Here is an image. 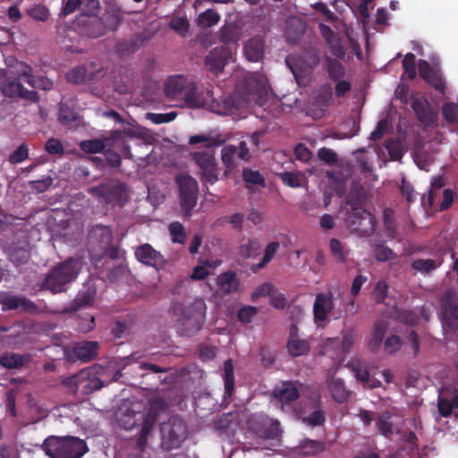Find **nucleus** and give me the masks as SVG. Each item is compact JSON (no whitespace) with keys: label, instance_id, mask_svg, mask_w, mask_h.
I'll return each instance as SVG.
<instances>
[{"label":"nucleus","instance_id":"obj_28","mask_svg":"<svg viewBox=\"0 0 458 458\" xmlns=\"http://www.w3.org/2000/svg\"><path fill=\"white\" fill-rule=\"evenodd\" d=\"M98 342H82L73 347V354L82 361H90L98 356Z\"/></svg>","mask_w":458,"mask_h":458},{"label":"nucleus","instance_id":"obj_57","mask_svg":"<svg viewBox=\"0 0 458 458\" xmlns=\"http://www.w3.org/2000/svg\"><path fill=\"white\" fill-rule=\"evenodd\" d=\"M329 248L335 259L339 263H344L346 259L344 255V247L341 242L337 239H331L329 242Z\"/></svg>","mask_w":458,"mask_h":458},{"label":"nucleus","instance_id":"obj_33","mask_svg":"<svg viewBox=\"0 0 458 458\" xmlns=\"http://www.w3.org/2000/svg\"><path fill=\"white\" fill-rule=\"evenodd\" d=\"M443 263V259H417L411 262V268L423 275H429L431 272L437 269Z\"/></svg>","mask_w":458,"mask_h":458},{"label":"nucleus","instance_id":"obj_53","mask_svg":"<svg viewBox=\"0 0 458 458\" xmlns=\"http://www.w3.org/2000/svg\"><path fill=\"white\" fill-rule=\"evenodd\" d=\"M27 13L31 18L39 21H46L50 16L48 8L42 4L30 8Z\"/></svg>","mask_w":458,"mask_h":458},{"label":"nucleus","instance_id":"obj_10","mask_svg":"<svg viewBox=\"0 0 458 458\" xmlns=\"http://www.w3.org/2000/svg\"><path fill=\"white\" fill-rule=\"evenodd\" d=\"M347 204L352 206V210L347 217L350 227L364 236L373 234L377 225L375 216L362 208L354 207L349 200Z\"/></svg>","mask_w":458,"mask_h":458},{"label":"nucleus","instance_id":"obj_58","mask_svg":"<svg viewBox=\"0 0 458 458\" xmlns=\"http://www.w3.org/2000/svg\"><path fill=\"white\" fill-rule=\"evenodd\" d=\"M45 150L49 155L63 156L64 154V148L60 140L56 138H50L46 141Z\"/></svg>","mask_w":458,"mask_h":458},{"label":"nucleus","instance_id":"obj_52","mask_svg":"<svg viewBox=\"0 0 458 458\" xmlns=\"http://www.w3.org/2000/svg\"><path fill=\"white\" fill-rule=\"evenodd\" d=\"M403 67L404 73L410 80H413L416 77V57L413 54L408 53L404 55Z\"/></svg>","mask_w":458,"mask_h":458},{"label":"nucleus","instance_id":"obj_22","mask_svg":"<svg viewBox=\"0 0 458 458\" xmlns=\"http://www.w3.org/2000/svg\"><path fill=\"white\" fill-rule=\"evenodd\" d=\"M246 58L250 62H259L264 56L265 40L260 35H255L248 39L243 46Z\"/></svg>","mask_w":458,"mask_h":458},{"label":"nucleus","instance_id":"obj_12","mask_svg":"<svg viewBox=\"0 0 458 458\" xmlns=\"http://www.w3.org/2000/svg\"><path fill=\"white\" fill-rule=\"evenodd\" d=\"M233 49L231 46H219L212 49L205 58V65L208 69L218 75L223 72L226 64L233 56Z\"/></svg>","mask_w":458,"mask_h":458},{"label":"nucleus","instance_id":"obj_25","mask_svg":"<svg viewBox=\"0 0 458 458\" xmlns=\"http://www.w3.org/2000/svg\"><path fill=\"white\" fill-rule=\"evenodd\" d=\"M241 30L233 23L222 26L218 31V39L224 43L223 46H231L235 53L238 41L241 39Z\"/></svg>","mask_w":458,"mask_h":458},{"label":"nucleus","instance_id":"obj_29","mask_svg":"<svg viewBox=\"0 0 458 458\" xmlns=\"http://www.w3.org/2000/svg\"><path fill=\"white\" fill-rule=\"evenodd\" d=\"M329 393L335 402L338 403H346L351 395L343 379L332 377L327 382Z\"/></svg>","mask_w":458,"mask_h":458},{"label":"nucleus","instance_id":"obj_5","mask_svg":"<svg viewBox=\"0 0 458 458\" xmlns=\"http://www.w3.org/2000/svg\"><path fill=\"white\" fill-rule=\"evenodd\" d=\"M172 309L174 314L182 316L176 325L179 335L191 337L201 329L206 317V305L202 301H197L188 307L176 303Z\"/></svg>","mask_w":458,"mask_h":458},{"label":"nucleus","instance_id":"obj_54","mask_svg":"<svg viewBox=\"0 0 458 458\" xmlns=\"http://www.w3.org/2000/svg\"><path fill=\"white\" fill-rule=\"evenodd\" d=\"M438 71V68L432 67L428 61H419V74L427 83Z\"/></svg>","mask_w":458,"mask_h":458},{"label":"nucleus","instance_id":"obj_34","mask_svg":"<svg viewBox=\"0 0 458 458\" xmlns=\"http://www.w3.org/2000/svg\"><path fill=\"white\" fill-rule=\"evenodd\" d=\"M387 330V323L385 320H378L374 324L371 339L369 347L371 351H377L382 344V341Z\"/></svg>","mask_w":458,"mask_h":458},{"label":"nucleus","instance_id":"obj_48","mask_svg":"<svg viewBox=\"0 0 458 458\" xmlns=\"http://www.w3.org/2000/svg\"><path fill=\"white\" fill-rule=\"evenodd\" d=\"M222 161L224 165L229 168L232 169L236 165L235 163V157H237L236 155V146L233 145H227L223 148L222 149Z\"/></svg>","mask_w":458,"mask_h":458},{"label":"nucleus","instance_id":"obj_55","mask_svg":"<svg viewBox=\"0 0 458 458\" xmlns=\"http://www.w3.org/2000/svg\"><path fill=\"white\" fill-rule=\"evenodd\" d=\"M282 182L292 188H297L301 185L302 174L301 173L284 172L280 174Z\"/></svg>","mask_w":458,"mask_h":458},{"label":"nucleus","instance_id":"obj_21","mask_svg":"<svg viewBox=\"0 0 458 458\" xmlns=\"http://www.w3.org/2000/svg\"><path fill=\"white\" fill-rule=\"evenodd\" d=\"M135 256L140 262L149 267H157L164 262L161 253L148 243L139 246L135 250Z\"/></svg>","mask_w":458,"mask_h":458},{"label":"nucleus","instance_id":"obj_49","mask_svg":"<svg viewBox=\"0 0 458 458\" xmlns=\"http://www.w3.org/2000/svg\"><path fill=\"white\" fill-rule=\"evenodd\" d=\"M87 77V69L85 66L79 65L72 69L66 74V79L69 82L80 84L84 82Z\"/></svg>","mask_w":458,"mask_h":458},{"label":"nucleus","instance_id":"obj_46","mask_svg":"<svg viewBox=\"0 0 458 458\" xmlns=\"http://www.w3.org/2000/svg\"><path fill=\"white\" fill-rule=\"evenodd\" d=\"M348 367L352 370L358 380L362 383H368L369 381V373L368 369L363 367L360 360H351Z\"/></svg>","mask_w":458,"mask_h":458},{"label":"nucleus","instance_id":"obj_6","mask_svg":"<svg viewBox=\"0 0 458 458\" xmlns=\"http://www.w3.org/2000/svg\"><path fill=\"white\" fill-rule=\"evenodd\" d=\"M88 191L100 202L112 207H123L129 199L126 184L118 179L106 180Z\"/></svg>","mask_w":458,"mask_h":458},{"label":"nucleus","instance_id":"obj_13","mask_svg":"<svg viewBox=\"0 0 458 458\" xmlns=\"http://www.w3.org/2000/svg\"><path fill=\"white\" fill-rule=\"evenodd\" d=\"M139 133L133 128H125L123 130H115L110 132L106 137V146L109 148H116L124 158L132 157L131 147L128 144L126 138L134 139L138 138Z\"/></svg>","mask_w":458,"mask_h":458},{"label":"nucleus","instance_id":"obj_45","mask_svg":"<svg viewBox=\"0 0 458 458\" xmlns=\"http://www.w3.org/2000/svg\"><path fill=\"white\" fill-rule=\"evenodd\" d=\"M75 327L81 333H88L95 327V318L90 314L78 317L75 321Z\"/></svg>","mask_w":458,"mask_h":458},{"label":"nucleus","instance_id":"obj_56","mask_svg":"<svg viewBox=\"0 0 458 458\" xmlns=\"http://www.w3.org/2000/svg\"><path fill=\"white\" fill-rule=\"evenodd\" d=\"M177 116L176 112H169L165 114L148 113L147 118L155 124H161L174 121Z\"/></svg>","mask_w":458,"mask_h":458},{"label":"nucleus","instance_id":"obj_16","mask_svg":"<svg viewBox=\"0 0 458 458\" xmlns=\"http://www.w3.org/2000/svg\"><path fill=\"white\" fill-rule=\"evenodd\" d=\"M287 351L292 357L307 355L310 352V345L307 339L301 338L299 328L296 324H292L289 328V338L287 341Z\"/></svg>","mask_w":458,"mask_h":458},{"label":"nucleus","instance_id":"obj_37","mask_svg":"<svg viewBox=\"0 0 458 458\" xmlns=\"http://www.w3.org/2000/svg\"><path fill=\"white\" fill-rule=\"evenodd\" d=\"M314 98L318 104L323 106L330 105L333 99V88L330 83L320 85L314 92Z\"/></svg>","mask_w":458,"mask_h":458},{"label":"nucleus","instance_id":"obj_41","mask_svg":"<svg viewBox=\"0 0 458 458\" xmlns=\"http://www.w3.org/2000/svg\"><path fill=\"white\" fill-rule=\"evenodd\" d=\"M220 20V15L213 9H208L201 13L198 19V25L201 28H209L216 25Z\"/></svg>","mask_w":458,"mask_h":458},{"label":"nucleus","instance_id":"obj_47","mask_svg":"<svg viewBox=\"0 0 458 458\" xmlns=\"http://www.w3.org/2000/svg\"><path fill=\"white\" fill-rule=\"evenodd\" d=\"M82 12L81 17H98V13L101 9L98 0H82Z\"/></svg>","mask_w":458,"mask_h":458},{"label":"nucleus","instance_id":"obj_23","mask_svg":"<svg viewBox=\"0 0 458 458\" xmlns=\"http://www.w3.org/2000/svg\"><path fill=\"white\" fill-rule=\"evenodd\" d=\"M411 107L422 124L430 126L437 123V114L430 109L427 100L415 98L411 102Z\"/></svg>","mask_w":458,"mask_h":458},{"label":"nucleus","instance_id":"obj_42","mask_svg":"<svg viewBox=\"0 0 458 458\" xmlns=\"http://www.w3.org/2000/svg\"><path fill=\"white\" fill-rule=\"evenodd\" d=\"M392 414L388 411H385L377 420V427L380 434L385 437H388L393 434V422L391 420Z\"/></svg>","mask_w":458,"mask_h":458},{"label":"nucleus","instance_id":"obj_59","mask_svg":"<svg viewBox=\"0 0 458 458\" xmlns=\"http://www.w3.org/2000/svg\"><path fill=\"white\" fill-rule=\"evenodd\" d=\"M442 113L445 119L449 123H455L458 124V106L454 103L449 102L443 106Z\"/></svg>","mask_w":458,"mask_h":458},{"label":"nucleus","instance_id":"obj_30","mask_svg":"<svg viewBox=\"0 0 458 458\" xmlns=\"http://www.w3.org/2000/svg\"><path fill=\"white\" fill-rule=\"evenodd\" d=\"M216 284L220 289L226 294L238 291L240 280L234 271H226L218 276Z\"/></svg>","mask_w":458,"mask_h":458},{"label":"nucleus","instance_id":"obj_11","mask_svg":"<svg viewBox=\"0 0 458 458\" xmlns=\"http://www.w3.org/2000/svg\"><path fill=\"white\" fill-rule=\"evenodd\" d=\"M192 159L200 169V180L204 184H214L218 181L217 166L213 148L192 153Z\"/></svg>","mask_w":458,"mask_h":458},{"label":"nucleus","instance_id":"obj_63","mask_svg":"<svg viewBox=\"0 0 458 458\" xmlns=\"http://www.w3.org/2000/svg\"><path fill=\"white\" fill-rule=\"evenodd\" d=\"M375 258L378 261H389L395 259V254L390 248L381 244L375 250Z\"/></svg>","mask_w":458,"mask_h":458},{"label":"nucleus","instance_id":"obj_50","mask_svg":"<svg viewBox=\"0 0 458 458\" xmlns=\"http://www.w3.org/2000/svg\"><path fill=\"white\" fill-rule=\"evenodd\" d=\"M172 241L176 243H183L186 239V233L180 222H173L169 225Z\"/></svg>","mask_w":458,"mask_h":458},{"label":"nucleus","instance_id":"obj_51","mask_svg":"<svg viewBox=\"0 0 458 458\" xmlns=\"http://www.w3.org/2000/svg\"><path fill=\"white\" fill-rule=\"evenodd\" d=\"M169 27L179 35L185 37L189 31L190 24L184 17H174L169 22Z\"/></svg>","mask_w":458,"mask_h":458},{"label":"nucleus","instance_id":"obj_1","mask_svg":"<svg viewBox=\"0 0 458 458\" xmlns=\"http://www.w3.org/2000/svg\"><path fill=\"white\" fill-rule=\"evenodd\" d=\"M158 416V411L154 405L147 407L142 403H135L126 407L118 416V424L125 430L140 427L136 437L135 449L143 453L148 445V439Z\"/></svg>","mask_w":458,"mask_h":458},{"label":"nucleus","instance_id":"obj_43","mask_svg":"<svg viewBox=\"0 0 458 458\" xmlns=\"http://www.w3.org/2000/svg\"><path fill=\"white\" fill-rule=\"evenodd\" d=\"M394 211L390 208H386L383 212V223L385 226V230L386 232V234L391 239L395 237L396 234V225L394 221Z\"/></svg>","mask_w":458,"mask_h":458},{"label":"nucleus","instance_id":"obj_8","mask_svg":"<svg viewBox=\"0 0 458 458\" xmlns=\"http://www.w3.org/2000/svg\"><path fill=\"white\" fill-rule=\"evenodd\" d=\"M179 187V200L185 216H191V210L197 204L199 185L192 176L180 174L175 178Z\"/></svg>","mask_w":458,"mask_h":458},{"label":"nucleus","instance_id":"obj_36","mask_svg":"<svg viewBox=\"0 0 458 458\" xmlns=\"http://www.w3.org/2000/svg\"><path fill=\"white\" fill-rule=\"evenodd\" d=\"M106 146V137L103 139H93L82 140L80 143V148L89 154L102 153Z\"/></svg>","mask_w":458,"mask_h":458},{"label":"nucleus","instance_id":"obj_24","mask_svg":"<svg viewBox=\"0 0 458 458\" xmlns=\"http://www.w3.org/2000/svg\"><path fill=\"white\" fill-rule=\"evenodd\" d=\"M4 310H13L21 308L24 311H36L37 305L30 300L16 295H6L0 300Z\"/></svg>","mask_w":458,"mask_h":458},{"label":"nucleus","instance_id":"obj_64","mask_svg":"<svg viewBox=\"0 0 458 458\" xmlns=\"http://www.w3.org/2000/svg\"><path fill=\"white\" fill-rule=\"evenodd\" d=\"M388 293V284L386 281L380 280L377 283L374 291L373 296L377 303H382L386 300Z\"/></svg>","mask_w":458,"mask_h":458},{"label":"nucleus","instance_id":"obj_7","mask_svg":"<svg viewBox=\"0 0 458 458\" xmlns=\"http://www.w3.org/2000/svg\"><path fill=\"white\" fill-rule=\"evenodd\" d=\"M161 445L166 451L179 448L187 438V426L178 417H172L161 426Z\"/></svg>","mask_w":458,"mask_h":458},{"label":"nucleus","instance_id":"obj_18","mask_svg":"<svg viewBox=\"0 0 458 458\" xmlns=\"http://www.w3.org/2000/svg\"><path fill=\"white\" fill-rule=\"evenodd\" d=\"M333 308L334 301L332 293H318L313 304L314 322L318 326H319L320 323H324Z\"/></svg>","mask_w":458,"mask_h":458},{"label":"nucleus","instance_id":"obj_4","mask_svg":"<svg viewBox=\"0 0 458 458\" xmlns=\"http://www.w3.org/2000/svg\"><path fill=\"white\" fill-rule=\"evenodd\" d=\"M42 450L50 458H81L88 451L86 442L77 437H47L43 444Z\"/></svg>","mask_w":458,"mask_h":458},{"label":"nucleus","instance_id":"obj_61","mask_svg":"<svg viewBox=\"0 0 458 458\" xmlns=\"http://www.w3.org/2000/svg\"><path fill=\"white\" fill-rule=\"evenodd\" d=\"M259 310L254 306H246L239 310L237 318L241 323L246 324L251 322L252 318L258 314Z\"/></svg>","mask_w":458,"mask_h":458},{"label":"nucleus","instance_id":"obj_19","mask_svg":"<svg viewBox=\"0 0 458 458\" xmlns=\"http://www.w3.org/2000/svg\"><path fill=\"white\" fill-rule=\"evenodd\" d=\"M71 381L76 386V390H81L84 394H89L104 386V383L97 377H89V373L81 370L71 377Z\"/></svg>","mask_w":458,"mask_h":458},{"label":"nucleus","instance_id":"obj_15","mask_svg":"<svg viewBox=\"0 0 458 458\" xmlns=\"http://www.w3.org/2000/svg\"><path fill=\"white\" fill-rule=\"evenodd\" d=\"M341 335V341L337 338L327 339L325 344V352L327 353L330 349L338 347L337 358L343 360L344 354L349 352L354 346L357 339V332L353 327H349L343 329Z\"/></svg>","mask_w":458,"mask_h":458},{"label":"nucleus","instance_id":"obj_44","mask_svg":"<svg viewBox=\"0 0 458 458\" xmlns=\"http://www.w3.org/2000/svg\"><path fill=\"white\" fill-rule=\"evenodd\" d=\"M95 293L94 290L89 289L79 292L73 301V307L81 309L91 305L94 301Z\"/></svg>","mask_w":458,"mask_h":458},{"label":"nucleus","instance_id":"obj_14","mask_svg":"<svg viewBox=\"0 0 458 458\" xmlns=\"http://www.w3.org/2000/svg\"><path fill=\"white\" fill-rule=\"evenodd\" d=\"M250 427L258 436L265 439H276L280 434L279 422L267 416L251 418Z\"/></svg>","mask_w":458,"mask_h":458},{"label":"nucleus","instance_id":"obj_39","mask_svg":"<svg viewBox=\"0 0 458 458\" xmlns=\"http://www.w3.org/2000/svg\"><path fill=\"white\" fill-rule=\"evenodd\" d=\"M261 244L259 239L251 238L247 242L242 243L238 249V255L242 259H250L254 254L258 253Z\"/></svg>","mask_w":458,"mask_h":458},{"label":"nucleus","instance_id":"obj_62","mask_svg":"<svg viewBox=\"0 0 458 458\" xmlns=\"http://www.w3.org/2000/svg\"><path fill=\"white\" fill-rule=\"evenodd\" d=\"M29 149L25 143L20 145L9 157V161L12 164H19L28 158Z\"/></svg>","mask_w":458,"mask_h":458},{"label":"nucleus","instance_id":"obj_9","mask_svg":"<svg viewBox=\"0 0 458 458\" xmlns=\"http://www.w3.org/2000/svg\"><path fill=\"white\" fill-rule=\"evenodd\" d=\"M196 91V85L183 75L171 76L165 81V93L170 98H182L188 104H194L197 98Z\"/></svg>","mask_w":458,"mask_h":458},{"label":"nucleus","instance_id":"obj_38","mask_svg":"<svg viewBox=\"0 0 458 458\" xmlns=\"http://www.w3.org/2000/svg\"><path fill=\"white\" fill-rule=\"evenodd\" d=\"M326 71L328 74V78L332 81H339L345 75V68L340 61L333 58L327 60Z\"/></svg>","mask_w":458,"mask_h":458},{"label":"nucleus","instance_id":"obj_32","mask_svg":"<svg viewBox=\"0 0 458 458\" xmlns=\"http://www.w3.org/2000/svg\"><path fill=\"white\" fill-rule=\"evenodd\" d=\"M29 361L28 355L14 352H5L0 356V365L6 369H20Z\"/></svg>","mask_w":458,"mask_h":458},{"label":"nucleus","instance_id":"obj_17","mask_svg":"<svg viewBox=\"0 0 458 458\" xmlns=\"http://www.w3.org/2000/svg\"><path fill=\"white\" fill-rule=\"evenodd\" d=\"M301 384L298 381H283L273 389V396L282 403H291L300 397Z\"/></svg>","mask_w":458,"mask_h":458},{"label":"nucleus","instance_id":"obj_20","mask_svg":"<svg viewBox=\"0 0 458 458\" xmlns=\"http://www.w3.org/2000/svg\"><path fill=\"white\" fill-rule=\"evenodd\" d=\"M145 33H136L128 39L119 40L114 47L115 53L122 57L135 53L148 40Z\"/></svg>","mask_w":458,"mask_h":458},{"label":"nucleus","instance_id":"obj_26","mask_svg":"<svg viewBox=\"0 0 458 458\" xmlns=\"http://www.w3.org/2000/svg\"><path fill=\"white\" fill-rule=\"evenodd\" d=\"M81 32L88 38H98L106 32V26L100 17L81 20Z\"/></svg>","mask_w":458,"mask_h":458},{"label":"nucleus","instance_id":"obj_60","mask_svg":"<svg viewBox=\"0 0 458 458\" xmlns=\"http://www.w3.org/2000/svg\"><path fill=\"white\" fill-rule=\"evenodd\" d=\"M242 178L246 183L255 185H264L265 179L259 171L251 169H244L242 172Z\"/></svg>","mask_w":458,"mask_h":458},{"label":"nucleus","instance_id":"obj_2","mask_svg":"<svg viewBox=\"0 0 458 458\" xmlns=\"http://www.w3.org/2000/svg\"><path fill=\"white\" fill-rule=\"evenodd\" d=\"M81 270V258H69L55 266L40 284L41 290H47L54 294L64 293L66 285L74 281Z\"/></svg>","mask_w":458,"mask_h":458},{"label":"nucleus","instance_id":"obj_3","mask_svg":"<svg viewBox=\"0 0 458 458\" xmlns=\"http://www.w3.org/2000/svg\"><path fill=\"white\" fill-rule=\"evenodd\" d=\"M81 270V258H69L55 266L40 284L41 290H47L54 294L64 293L66 285L74 281Z\"/></svg>","mask_w":458,"mask_h":458},{"label":"nucleus","instance_id":"obj_27","mask_svg":"<svg viewBox=\"0 0 458 458\" xmlns=\"http://www.w3.org/2000/svg\"><path fill=\"white\" fill-rule=\"evenodd\" d=\"M19 77L34 89L50 90L53 88L52 81L45 76L33 75L31 67L28 65L19 73Z\"/></svg>","mask_w":458,"mask_h":458},{"label":"nucleus","instance_id":"obj_35","mask_svg":"<svg viewBox=\"0 0 458 458\" xmlns=\"http://www.w3.org/2000/svg\"><path fill=\"white\" fill-rule=\"evenodd\" d=\"M225 384V397L230 398L234 391V373L232 360L224 362V373L222 375Z\"/></svg>","mask_w":458,"mask_h":458},{"label":"nucleus","instance_id":"obj_40","mask_svg":"<svg viewBox=\"0 0 458 458\" xmlns=\"http://www.w3.org/2000/svg\"><path fill=\"white\" fill-rule=\"evenodd\" d=\"M279 248L280 243L278 242H269L264 250V256L261 261L254 266L253 271L264 268L273 259Z\"/></svg>","mask_w":458,"mask_h":458},{"label":"nucleus","instance_id":"obj_31","mask_svg":"<svg viewBox=\"0 0 458 458\" xmlns=\"http://www.w3.org/2000/svg\"><path fill=\"white\" fill-rule=\"evenodd\" d=\"M23 85L16 77H6L0 81V90L4 96L8 98L20 97Z\"/></svg>","mask_w":458,"mask_h":458}]
</instances>
